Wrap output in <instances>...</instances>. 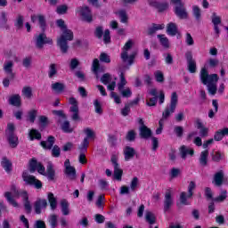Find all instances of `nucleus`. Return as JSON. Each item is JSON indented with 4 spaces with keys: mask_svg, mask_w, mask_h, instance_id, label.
<instances>
[{
    "mask_svg": "<svg viewBox=\"0 0 228 228\" xmlns=\"http://www.w3.org/2000/svg\"><path fill=\"white\" fill-rule=\"evenodd\" d=\"M55 24L61 31V36L57 39V45L62 53H66L69 50V42L74 40V32L67 28L65 20L61 19L57 20Z\"/></svg>",
    "mask_w": 228,
    "mask_h": 228,
    "instance_id": "obj_1",
    "label": "nucleus"
},
{
    "mask_svg": "<svg viewBox=\"0 0 228 228\" xmlns=\"http://www.w3.org/2000/svg\"><path fill=\"white\" fill-rule=\"evenodd\" d=\"M4 197L6 200L12 206L13 208H19V203L15 201V199H19V197H22L24 200V206L27 213H31V203H29V200H28V196L27 191H20L15 185H12L11 187V190L9 191H6L4 193Z\"/></svg>",
    "mask_w": 228,
    "mask_h": 228,
    "instance_id": "obj_2",
    "label": "nucleus"
},
{
    "mask_svg": "<svg viewBox=\"0 0 228 228\" xmlns=\"http://www.w3.org/2000/svg\"><path fill=\"white\" fill-rule=\"evenodd\" d=\"M29 170L30 172L37 171L38 174H41V175H45L50 181L54 180V167L53 166V162H48L46 172L45 167L42 163L37 161V159H32L29 162Z\"/></svg>",
    "mask_w": 228,
    "mask_h": 228,
    "instance_id": "obj_3",
    "label": "nucleus"
},
{
    "mask_svg": "<svg viewBox=\"0 0 228 228\" xmlns=\"http://www.w3.org/2000/svg\"><path fill=\"white\" fill-rule=\"evenodd\" d=\"M200 80L203 83V85H206L210 95H215L216 94V84L218 83V75H209L208 69H206V68H202L200 70Z\"/></svg>",
    "mask_w": 228,
    "mask_h": 228,
    "instance_id": "obj_4",
    "label": "nucleus"
},
{
    "mask_svg": "<svg viewBox=\"0 0 228 228\" xmlns=\"http://www.w3.org/2000/svg\"><path fill=\"white\" fill-rule=\"evenodd\" d=\"M101 82L103 85H108L107 88L111 92V99L114 100L116 104H120L122 102V101L120 100V96H118L117 93L113 92V90H115V87L117 86V77L110 75L109 73H106L101 77Z\"/></svg>",
    "mask_w": 228,
    "mask_h": 228,
    "instance_id": "obj_5",
    "label": "nucleus"
},
{
    "mask_svg": "<svg viewBox=\"0 0 228 228\" xmlns=\"http://www.w3.org/2000/svg\"><path fill=\"white\" fill-rule=\"evenodd\" d=\"M133 45H134V41L129 39L123 46L121 53L122 61L128 65H133V61H134V56H136V51H134Z\"/></svg>",
    "mask_w": 228,
    "mask_h": 228,
    "instance_id": "obj_6",
    "label": "nucleus"
},
{
    "mask_svg": "<svg viewBox=\"0 0 228 228\" xmlns=\"http://www.w3.org/2000/svg\"><path fill=\"white\" fill-rule=\"evenodd\" d=\"M177 102H179V97L177 96V93H173L171 94V100L169 105L164 110L162 117L163 118H168L170 115L175 113V108H177Z\"/></svg>",
    "mask_w": 228,
    "mask_h": 228,
    "instance_id": "obj_7",
    "label": "nucleus"
},
{
    "mask_svg": "<svg viewBox=\"0 0 228 228\" xmlns=\"http://www.w3.org/2000/svg\"><path fill=\"white\" fill-rule=\"evenodd\" d=\"M195 188H197V184L195 183V182H190L188 186V192H181L180 194L181 204H183L184 206L190 205V200H188L193 197V190H195Z\"/></svg>",
    "mask_w": 228,
    "mask_h": 228,
    "instance_id": "obj_8",
    "label": "nucleus"
},
{
    "mask_svg": "<svg viewBox=\"0 0 228 228\" xmlns=\"http://www.w3.org/2000/svg\"><path fill=\"white\" fill-rule=\"evenodd\" d=\"M127 85V80H126V77H124V73L120 74V80L118 83V90L119 94H121L122 97L129 98L131 95H133V92L131 91V88L129 87H124Z\"/></svg>",
    "mask_w": 228,
    "mask_h": 228,
    "instance_id": "obj_9",
    "label": "nucleus"
},
{
    "mask_svg": "<svg viewBox=\"0 0 228 228\" xmlns=\"http://www.w3.org/2000/svg\"><path fill=\"white\" fill-rule=\"evenodd\" d=\"M34 42L37 49H44V45H45V44L53 45V39L51 37H47L45 33L36 35Z\"/></svg>",
    "mask_w": 228,
    "mask_h": 228,
    "instance_id": "obj_10",
    "label": "nucleus"
},
{
    "mask_svg": "<svg viewBox=\"0 0 228 228\" xmlns=\"http://www.w3.org/2000/svg\"><path fill=\"white\" fill-rule=\"evenodd\" d=\"M22 178L24 183H26V184H29L30 186H35L37 190H40V188H42V182L37 179L35 176L29 175V173L26 171L23 172Z\"/></svg>",
    "mask_w": 228,
    "mask_h": 228,
    "instance_id": "obj_11",
    "label": "nucleus"
},
{
    "mask_svg": "<svg viewBox=\"0 0 228 228\" xmlns=\"http://www.w3.org/2000/svg\"><path fill=\"white\" fill-rule=\"evenodd\" d=\"M118 155H112L111 157V163L114 167V175L113 177L116 179V181H122V175L124 174V171L120 169V167H118Z\"/></svg>",
    "mask_w": 228,
    "mask_h": 228,
    "instance_id": "obj_12",
    "label": "nucleus"
},
{
    "mask_svg": "<svg viewBox=\"0 0 228 228\" xmlns=\"http://www.w3.org/2000/svg\"><path fill=\"white\" fill-rule=\"evenodd\" d=\"M64 174L70 181H76L77 175H76V167L70 165V160L68 159L64 162Z\"/></svg>",
    "mask_w": 228,
    "mask_h": 228,
    "instance_id": "obj_13",
    "label": "nucleus"
},
{
    "mask_svg": "<svg viewBox=\"0 0 228 228\" xmlns=\"http://www.w3.org/2000/svg\"><path fill=\"white\" fill-rule=\"evenodd\" d=\"M69 111L71 113V118L73 120H79V107L77 106V101L75 98H69Z\"/></svg>",
    "mask_w": 228,
    "mask_h": 228,
    "instance_id": "obj_14",
    "label": "nucleus"
},
{
    "mask_svg": "<svg viewBox=\"0 0 228 228\" xmlns=\"http://www.w3.org/2000/svg\"><path fill=\"white\" fill-rule=\"evenodd\" d=\"M174 205V191L172 189H168L165 194L164 200V211H168L170 208Z\"/></svg>",
    "mask_w": 228,
    "mask_h": 228,
    "instance_id": "obj_15",
    "label": "nucleus"
},
{
    "mask_svg": "<svg viewBox=\"0 0 228 228\" xmlns=\"http://www.w3.org/2000/svg\"><path fill=\"white\" fill-rule=\"evenodd\" d=\"M185 58L187 60V68L191 74H195L197 72V62L193 59L191 52L185 53Z\"/></svg>",
    "mask_w": 228,
    "mask_h": 228,
    "instance_id": "obj_16",
    "label": "nucleus"
},
{
    "mask_svg": "<svg viewBox=\"0 0 228 228\" xmlns=\"http://www.w3.org/2000/svg\"><path fill=\"white\" fill-rule=\"evenodd\" d=\"M77 13H78L84 20H86V22H92V12L88 6L78 7Z\"/></svg>",
    "mask_w": 228,
    "mask_h": 228,
    "instance_id": "obj_17",
    "label": "nucleus"
},
{
    "mask_svg": "<svg viewBox=\"0 0 228 228\" xmlns=\"http://www.w3.org/2000/svg\"><path fill=\"white\" fill-rule=\"evenodd\" d=\"M156 102H158V91L153 88L147 94L146 104L147 106H156Z\"/></svg>",
    "mask_w": 228,
    "mask_h": 228,
    "instance_id": "obj_18",
    "label": "nucleus"
},
{
    "mask_svg": "<svg viewBox=\"0 0 228 228\" xmlns=\"http://www.w3.org/2000/svg\"><path fill=\"white\" fill-rule=\"evenodd\" d=\"M140 126V135L142 138H144L145 140L151 138L152 136V131L150 130L147 126L143 125V119H139Z\"/></svg>",
    "mask_w": 228,
    "mask_h": 228,
    "instance_id": "obj_19",
    "label": "nucleus"
},
{
    "mask_svg": "<svg viewBox=\"0 0 228 228\" xmlns=\"http://www.w3.org/2000/svg\"><path fill=\"white\" fill-rule=\"evenodd\" d=\"M150 6H153V8H158L159 12H163V10H167L168 8V4L167 2H159L158 0H150Z\"/></svg>",
    "mask_w": 228,
    "mask_h": 228,
    "instance_id": "obj_20",
    "label": "nucleus"
},
{
    "mask_svg": "<svg viewBox=\"0 0 228 228\" xmlns=\"http://www.w3.org/2000/svg\"><path fill=\"white\" fill-rule=\"evenodd\" d=\"M224 170H220L216 172L214 175V178L212 181L213 184H215V186H222V184H224Z\"/></svg>",
    "mask_w": 228,
    "mask_h": 228,
    "instance_id": "obj_21",
    "label": "nucleus"
},
{
    "mask_svg": "<svg viewBox=\"0 0 228 228\" xmlns=\"http://www.w3.org/2000/svg\"><path fill=\"white\" fill-rule=\"evenodd\" d=\"M4 70L5 74L9 75V77L11 79H13L14 74H13V61H7L4 63Z\"/></svg>",
    "mask_w": 228,
    "mask_h": 228,
    "instance_id": "obj_22",
    "label": "nucleus"
},
{
    "mask_svg": "<svg viewBox=\"0 0 228 228\" xmlns=\"http://www.w3.org/2000/svg\"><path fill=\"white\" fill-rule=\"evenodd\" d=\"M224 136H228V127L217 130L214 135V139L216 142H220L224 140Z\"/></svg>",
    "mask_w": 228,
    "mask_h": 228,
    "instance_id": "obj_23",
    "label": "nucleus"
},
{
    "mask_svg": "<svg viewBox=\"0 0 228 228\" xmlns=\"http://www.w3.org/2000/svg\"><path fill=\"white\" fill-rule=\"evenodd\" d=\"M175 13L179 19H188V12H186L184 5L175 6Z\"/></svg>",
    "mask_w": 228,
    "mask_h": 228,
    "instance_id": "obj_24",
    "label": "nucleus"
},
{
    "mask_svg": "<svg viewBox=\"0 0 228 228\" xmlns=\"http://www.w3.org/2000/svg\"><path fill=\"white\" fill-rule=\"evenodd\" d=\"M47 208V200H39L36 202L35 209L37 215L42 213V209H45Z\"/></svg>",
    "mask_w": 228,
    "mask_h": 228,
    "instance_id": "obj_25",
    "label": "nucleus"
},
{
    "mask_svg": "<svg viewBox=\"0 0 228 228\" xmlns=\"http://www.w3.org/2000/svg\"><path fill=\"white\" fill-rule=\"evenodd\" d=\"M196 127L200 130V136H208V133H209V128L204 126L202 121L200 119L196 120Z\"/></svg>",
    "mask_w": 228,
    "mask_h": 228,
    "instance_id": "obj_26",
    "label": "nucleus"
},
{
    "mask_svg": "<svg viewBox=\"0 0 228 228\" xmlns=\"http://www.w3.org/2000/svg\"><path fill=\"white\" fill-rule=\"evenodd\" d=\"M61 209L64 216H68V215H70L69 204V201H67V200H61Z\"/></svg>",
    "mask_w": 228,
    "mask_h": 228,
    "instance_id": "obj_27",
    "label": "nucleus"
},
{
    "mask_svg": "<svg viewBox=\"0 0 228 228\" xmlns=\"http://www.w3.org/2000/svg\"><path fill=\"white\" fill-rule=\"evenodd\" d=\"M32 22H37L38 20L40 27L44 29L45 28V17L42 14L32 15Z\"/></svg>",
    "mask_w": 228,
    "mask_h": 228,
    "instance_id": "obj_28",
    "label": "nucleus"
},
{
    "mask_svg": "<svg viewBox=\"0 0 228 228\" xmlns=\"http://www.w3.org/2000/svg\"><path fill=\"white\" fill-rule=\"evenodd\" d=\"M180 154L183 159H186V157L189 156H193V149L191 148H187L186 146H182L180 148Z\"/></svg>",
    "mask_w": 228,
    "mask_h": 228,
    "instance_id": "obj_29",
    "label": "nucleus"
},
{
    "mask_svg": "<svg viewBox=\"0 0 228 228\" xmlns=\"http://www.w3.org/2000/svg\"><path fill=\"white\" fill-rule=\"evenodd\" d=\"M212 22L214 24V29L216 33H220V29L218 28V26L222 24V19L218 15H216V13H213Z\"/></svg>",
    "mask_w": 228,
    "mask_h": 228,
    "instance_id": "obj_30",
    "label": "nucleus"
},
{
    "mask_svg": "<svg viewBox=\"0 0 228 228\" xmlns=\"http://www.w3.org/2000/svg\"><path fill=\"white\" fill-rule=\"evenodd\" d=\"M125 160L129 161V159H133L134 158V149L132 147L126 146L124 150Z\"/></svg>",
    "mask_w": 228,
    "mask_h": 228,
    "instance_id": "obj_31",
    "label": "nucleus"
},
{
    "mask_svg": "<svg viewBox=\"0 0 228 228\" xmlns=\"http://www.w3.org/2000/svg\"><path fill=\"white\" fill-rule=\"evenodd\" d=\"M41 145L43 146V149H48V151H51L54 145V137H48L47 141L41 142Z\"/></svg>",
    "mask_w": 228,
    "mask_h": 228,
    "instance_id": "obj_32",
    "label": "nucleus"
},
{
    "mask_svg": "<svg viewBox=\"0 0 228 228\" xmlns=\"http://www.w3.org/2000/svg\"><path fill=\"white\" fill-rule=\"evenodd\" d=\"M144 216L146 222L151 225L156 224V216L151 211L146 210Z\"/></svg>",
    "mask_w": 228,
    "mask_h": 228,
    "instance_id": "obj_33",
    "label": "nucleus"
},
{
    "mask_svg": "<svg viewBox=\"0 0 228 228\" xmlns=\"http://www.w3.org/2000/svg\"><path fill=\"white\" fill-rule=\"evenodd\" d=\"M52 90L56 94H61L65 90V85L63 83L55 82L52 84Z\"/></svg>",
    "mask_w": 228,
    "mask_h": 228,
    "instance_id": "obj_34",
    "label": "nucleus"
},
{
    "mask_svg": "<svg viewBox=\"0 0 228 228\" xmlns=\"http://www.w3.org/2000/svg\"><path fill=\"white\" fill-rule=\"evenodd\" d=\"M209 156V151L208 150L202 151L200 156V164L202 167H206L208 165V157Z\"/></svg>",
    "mask_w": 228,
    "mask_h": 228,
    "instance_id": "obj_35",
    "label": "nucleus"
},
{
    "mask_svg": "<svg viewBox=\"0 0 228 228\" xmlns=\"http://www.w3.org/2000/svg\"><path fill=\"white\" fill-rule=\"evenodd\" d=\"M167 31L171 37H175V34L177 33V25L173 22L168 23L167 26Z\"/></svg>",
    "mask_w": 228,
    "mask_h": 228,
    "instance_id": "obj_36",
    "label": "nucleus"
},
{
    "mask_svg": "<svg viewBox=\"0 0 228 228\" xmlns=\"http://www.w3.org/2000/svg\"><path fill=\"white\" fill-rule=\"evenodd\" d=\"M7 140L9 142L10 146L12 148H15L17 147V145H19V137H17V135L15 134L7 136Z\"/></svg>",
    "mask_w": 228,
    "mask_h": 228,
    "instance_id": "obj_37",
    "label": "nucleus"
},
{
    "mask_svg": "<svg viewBox=\"0 0 228 228\" xmlns=\"http://www.w3.org/2000/svg\"><path fill=\"white\" fill-rule=\"evenodd\" d=\"M9 102L12 106H20V95L14 94V95L11 96L9 99Z\"/></svg>",
    "mask_w": 228,
    "mask_h": 228,
    "instance_id": "obj_38",
    "label": "nucleus"
},
{
    "mask_svg": "<svg viewBox=\"0 0 228 228\" xmlns=\"http://www.w3.org/2000/svg\"><path fill=\"white\" fill-rule=\"evenodd\" d=\"M84 133L86 134V141L88 140H94L95 138V132L92 128H86L84 129Z\"/></svg>",
    "mask_w": 228,
    "mask_h": 228,
    "instance_id": "obj_39",
    "label": "nucleus"
},
{
    "mask_svg": "<svg viewBox=\"0 0 228 228\" xmlns=\"http://www.w3.org/2000/svg\"><path fill=\"white\" fill-rule=\"evenodd\" d=\"M48 201L50 202L52 209H54L58 206V201L56 200L54 194H53L52 192L48 193Z\"/></svg>",
    "mask_w": 228,
    "mask_h": 228,
    "instance_id": "obj_40",
    "label": "nucleus"
},
{
    "mask_svg": "<svg viewBox=\"0 0 228 228\" xmlns=\"http://www.w3.org/2000/svg\"><path fill=\"white\" fill-rule=\"evenodd\" d=\"M28 136L30 140H40L42 138V134L36 129H31Z\"/></svg>",
    "mask_w": 228,
    "mask_h": 228,
    "instance_id": "obj_41",
    "label": "nucleus"
},
{
    "mask_svg": "<svg viewBox=\"0 0 228 228\" xmlns=\"http://www.w3.org/2000/svg\"><path fill=\"white\" fill-rule=\"evenodd\" d=\"M92 70L96 75V77H99V72H101V69L99 68V59L94 60Z\"/></svg>",
    "mask_w": 228,
    "mask_h": 228,
    "instance_id": "obj_42",
    "label": "nucleus"
},
{
    "mask_svg": "<svg viewBox=\"0 0 228 228\" xmlns=\"http://www.w3.org/2000/svg\"><path fill=\"white\" fill-rule=\"evenodd\" d=\"M48 222L52 228L58 227V216L51 215L48 218Z\"/></svg>",
    "mask_w": 228,
    "mask_h": 228,
    "instance_id": "obj_43",
    "label": "nucleus"
},
{
    "mask_svg": "<svg viewBox=\"0 0 228 228\" xmlns=\"http://www.w3.org/2000/svg\"><path fill=\"white\" fill-rule=\"evenodd\" d=\"M15 133V125H13L12 123H9L7 124V128L5 130V135L8 136H12Z\"/></svg>",
    "mask_w": 228,
    "mask_h": 228,
    "instance_id": "obj_44",
    "label": "nucleus"
},
{
    "mask_svg": "<svg viewBox=\"0 0 228 228\" xmlns=\"http://www.w3.org/2000/svg\"><path fill=\"white\" fill-rule=\"evenodd\" d=\"M159 29H165V24H154L149 29V34L152 35V34L156 33V31H159Z\"/></svg>",
    "mask_w": 228,
    "mask_h": 228,
    "instance_id": "obj_45",
    "label": "nucleus"
},
{
    "mask_svg": "<svg viewBox=\"0 0 228 228\" xmlns=\"http://www.w3.org/2000/svg\"><path fill=\"white\" fill-rule=\"evenodd\" d=\"M158 38H159V42L163 47L168 48L170 47V43L168 42V38L165 37V35H159Z\"/></svg>",
    "mask_w": 228,
    "mask_h": 228,
    "instance_id": "obj_46",
    "label": "nucleus"
},
{
    "mask_svg": "<svg viewBox=\"0 0 228 228\" xmlns=\"http://www.w3.org/2000/svg\"><path fill=\"white\" fill-rule=\"evenodd\" d=\"M58 15H65L69 12V6L67 4L59 5L56 9Z\"/></svg>",
    "mask_w": 228,
    "mask_h": 228,
    "instance_id": "obj_47",
    "label": "nucleus"
},
{
    "mask_svg": "<svg viewBox=\"0 0 228 228\" xmlns=\"http://www.w3.org/2000/svg\"><path fill=\"white\" fill-rule=\"evenodd\" d=\"M2 167L4 168L5 172H10L12 170V162H10L8 159H3Z\"/></svg>",
    "mask_w": 228,
    "mask_h": 228,
    "instance_id": "obj_48",
    "label": "nucleus"
},
{
    "mask_svg": "<svg viewBox=\"0 0 228 228\" xmlns=\"http://www.w3.org/2000/svg\"><path fill=\"white\" fill-rule=\"evenodd\" d=\"M88 145H90V142H88L86 139H84V141L78 147L79 151L82 153L86 152V151L88 150Z\"/></svg>",
    "mask_w": 228,
    "mask_h": 228,
    "instance_id": "obj_49",
    "label": "nucleus"
},
{
    "mask_svg": "<svg viewBox=\"0 0 228 228\" xmlns=\"http://www.w3.org/2000/svg\"><path fill=\"white\" fill-rule=\"evenodd\" d=\"M154 77L158 83H163L165 81V77L161 70H157L154 72Z\"/></svg>",
    "mask_w": 228,
    "mask_h": 228,
    "instance_id": "obj_50",
    "label": "nucleus"
},
{
    "mask_svg": "<svg viewBox=\"0 0 228 228\" xmlns=\"http://www.w3.org/2000/svg\"><path fill=\"white\" fill-rule=\"evenodd\" d=\"M61 129L64 133H72V131H74V129L70 127V123H69V121H64L61 124Z\"/></svg>",
    "mask_w": 228,
    "mask_h": 228,
    "instance_id": "obj_51",
    "label": "nucleus"
},
{
    "mask_svg": "<svg viewBox=\"0 0 228 228\" xmlns=\"http://www.w3.org/2000/svg\"><path fill=\"white\" fill-rule=\"evenodd\" d=\"M192 13L197 20H200L201 13H200V8H199V6L197 5L192 6Z\"/></svg>",
    "mask_w": 228,
    "mask_h": 228,
    "instance_id": "obj_52",
    "label": "nucleus"
},
{
    "mask_svg": "<svg viewBox=\"0 0 228 228\" xmlns=\"http://www.w3.org/2000/svg\"><path fill=\"white\" fill-rule=\"evenodd\" d=\"M61 154V150L59 148L58 145H54L52 149V156L53 158H60Z\"/></svg>",
    "mask_w": 228,
    "mask_h": 228,
    "instance_id": "obj_53",
    "label": "nucleus"
},
{
    "mask_svg": "<svg viewBox=\"0 0 228 228\" xmlns=\"http://www.w3.org/2000/svg\"><path fill=\"white\" fill-rule=\"evenodd\" d=\"M139 180L138 177H134L130 183V190L134 191L138 188Z\"/></svg>",
    "mask_w": 228,
    "mask_h": 228,
    "instance_id": "obj_54",
    "label": "nucleus"
},
{
    "mask_svg": "<svg viewBox=\"0 0 228 228\" xmlns=\"http://www.w3.org/2000/svg\"><path fill=\"white\" fill-rule=\"evenodd\" d=\"M94 104L95 113H98V115H102V106L101 105V102H99V100H95Z\"/></svg>",
    "mask_w": 228,
    "mask_h": 228,
    "instance_id": "obj_55",
    "label": "nucleus"
},
{
    "mask_svg": "<svg viewBox=\"0 0 228 228\" xmlns=\"http://www.w3.org/2000/svg\"><path fill=\"white\" fill-rule=\"evenodd\" d=\"M35 118H37V110H29L28 113V120L29 122H35Z\"/></svg>",
    "mask_w": 228,
    "mask_h": 228,
    "instance_id": "obj_56",
    "label": "nucleus"
},
{
    "mask_svg": "<svg viewBox=\"0 0 228 228\" xmlns=\"http://www.w3.org/2000/svg\"><path fill=\"white\" fill-rule=\"evenodd\" d=\"M58 74V69H56V64H51L48 72L49 77H54V75Z\"/></svg>",
    "mask_w": 228,
    "mask_h": 228,
    "instance_id": "obj_57",
    "label": "nucleus"
},
{
    "mask_svg": "<svg viewBox=\"0 0 228 228\" xmlns=\"http://www.w3.org/2000/svg\"><path fill=\"white\" fill-rule=\"evenodd\" d=\"M225 199H227V191H223L217 198L214 199V200L216 202H224Z\"/></svg>",
    "mask_w": 228,
    "mask_h": 228,
    "instance_id": "obj_58",
    "label": "nucleus"
},
{
    "mask_svg": "<svg viewBox=\"0 0 228 228\" xmlns=\"http://www.w3.org/2000/svg\"><path fill=\"white\" fill-rule=\"evenodd\" d=\"M53 115H56L57 117H59L60 122H61V120H65V118H67V117L63 113V110H53Z\"/></svg>",
    "mask_w": 228,
    "mask_h": 228,
    "instance_id": "obj_59",
    "label": "nucleus"
},
{
    "mask_svg": "<svg viewBox=\"0 0 228 228\" xmlns=\"http://www.w3.org/2000/svg\"><path fill=\"white\" fill-rule=\"evenodd\" d=\"M224 158V153L220 151H216V153H212L213 161H220Z\"/></svg>",
    "mask_w": 228,
    "mask_h": 228,
    "instance_id": "obj_60",
    "label": "nucleus"
},
{
    "mask_svg": "<svg viewBox=\"0 0 228 228\" xmlns=\"http://www.w3.org/2000/svg\"><path fill=\"white\" fill-rule=\"evenodd\" d=\"M118 17L121 19V22H127V13L125 11H119L118 12Z\"/></svg>",
    "mask_w": 228,
    "mask_h": 228,
    "instance_id": "obj_61",
    "label": "nucleus"
},
{
    "mask_svg": "<svg viewBox=\"0 0 228 228\" xmlns=\"http://www.w3.org/2000/svg\"><path fill=\"white\" fill-rule=\"evenodd\" d=\"M100 61H103L104 63H110L111 59H110V55L105 53H102L100 55Z\"/></svg>",
    "mask_w": 228,
    "mask_h": 228,
    "instance_id": "obj_62",
    "label": "nucleus"
},
{
    "mask_svg": "<svg viewBox=\"0 0 228 228\" xmlns=\"http://www.w3.org/2000/svg\"><path fill=\"white\" fill-rule=\"evenodd\" d=\"M24 24V18L22 16H19L16 20V22H15V27L18 28V29H20V28H22Z\"/></svg>",
    "mask_w": 228,
    "mask_h": 228,
    "instance_id": "obj_63",
    "label": "nucleus"
},
{
    "mask_svg": "<svg viewBox=\"0 0 228 228\" xmlns=\"http://www.w3.org/2000/svg\"><path fill=\"white\" fill-rule=\"evenodd\" d=\"M23 95L27 97V99L31 98V88L30 87H24L22 90Z\"/></svg>",
    "mask_w": 228,
    "mask_h": 228,
    "instance_id": "obj_64",
    "label": "nucleus"
}]
</instances>
